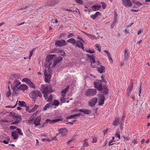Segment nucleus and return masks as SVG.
Instances as JSON below:
<instances>
[{"instance_id": "1", "label": "nucleus", "mask_w": 150, "mask_h": 150, "mask_svg": "<svg viewBox=\"0 0 150 150\" xmlns=\"http://www.w3.org/2000/svg\"><path fill=\"white\" fill-rule=\"evenodd\" d=\"M87 56L91 62V65L93 68L97 67L100 66V63L99 61H96V57L93 54L90 55L89 54H87Z\"/></svg>"}, {"instance_id": "2", "label": "nucleus", "mask_w": 150, "mask_h": 150, "mask_svg": "<svg viewBox=\"0 0 150 150\" xmlns=\"http://www.w3.org/2000/svg\"><path fill=\"white\" fill-rule=\"evenodd\" d=\"M35 116L36 114L35 113L31 116L30 120H29L28 122H29L31 121H33L34 124L35 125V127H36L41 125L40 122L41 121V117L40 116H38L34 119Z\"/></svg>"}, {"instance_id": "3", "label": "nucleus", "mask_w": 150, "mask_h": 150, "mask_svg": "<svg viewBox=\"0 0 150 150\" xmlns=\"http://www.w3.org/2000/svg\"><path fill=\"white\" fill-rule=\"evenodd\" d=\"M41 88L40 90L43 94L44 97L46 98H47L48 92H52L51 90L52 88L50 86H47L45 87V85L43 84L41 86Z\"/></svg>"}, {"instance_id": "4", "label": "nucleus", "mask_w": 150, "mask_h": 150, "mask_svg": "<svg viewBox=\"0 0 150 150\" xmlns=\"http://www.w3.org/2000/svg\"><path fill=\"white\" fill-rule=\"evenodd\" d=\"M44 76L45 77V81L47 83H49L51 76L50 75L51 71L49 69L44 70Z\"/></svg>"}, {"instance_id": "5", "label": "nucleus", "mask_w": 150, "mask_h": 150, "mask_svg": "<svg viewBox=\"0 0 150 150\" xmlns=\"http://www.w3.org/2000/svg\"><path fill=\"white\" fill-rule=\"evenodd\" d=\"M96 90L94 88H90L86 90V95L88 96H93L96 94Z\"/></svg>"}, {"instance_id": "6", "label": "nucleus", "mask_w": 150, "mask_h": 150, "mask_svg": "<svg viewBox=\"0 0 150 150\" xmlns=\"http://www.w3.org/2000/svg\"><path fill=\"white\" fill-rule=\"evenodd\" d=\"M95 88H97L99 91L102 90V82L99 80H97L94 83Z\"/></svg>"}, {"instance_id": "7", "label": "nucleus", "mask_w": 150, "mask_h": 150, "mask_svg": "<svg viewBox=\"0 0 150 150\" xmlns=\"http://www.w3.org/2000/svg\"><path fill=\"white\" fill-rule=\"evenodd\" d=\"M122 4L126 7H130L132 6V4L130 0H122Z\"/></svg>"}, {"instance_id": "8", "label": "nucleus", "mask_w": 150, "mask_h": 150, "mask_svg": "<svg viewBox=\"0 0 150 150\" xmlns=\"http://www.w3.org/2000/svg\"><path fill=\"white\" fill-rule=\"evenodd\" d=\"M55 54H50L47 55L46 58V61L49 63V65L52 64V61L53 58L55 57Z\"/></svg>"}, {"instance_id": "9", "label": "nucleus", "mask_w": 150, "mask_h": 150, "mask_svg": "<svg viewBox=\"0 0 150 150\" xmlns=\"http://www.w3.org/2000/svg\"><path fill=\"white\" fill-rule=\"evenodd\" d=\"M65 42V41L64 40H57L56 41L55 45L56 46H62L65 45L66 44Z\"/></svg>"}, {"instance_id": "10", "label": "nucleus", "mask_w": 150, "mask_h": 150, "mask_svg": "<svg viewBox=\"0 0 150 150\" xmlns=\"http://www.w3.org/2000/svg\"><path fill=\"white\" fill-rule=\"evenodd\" d=\"M97 101V98H94L89 100V105L93 107L95 105Z\"/></svg>"}, {"instance_id": "11", "label": "nucleus", "mask_w": 150, "mask_h": 150, "mask_svg": "<svg viewBox=\"0 0 150 150\" xmlns=\"http://www.w3.org/2000/svg\"><path fill=\"white\" fill-rule=\"evenodd\" d=\"M61 134L62 136H63L66 135V128H62L59 130V132L56 134V136L59 134Z\"/></svg>"}, {"instance_id": "12", "label": "nucleus", "mask_w": 150, "mask_h": 150, "mask_svg": "<svg viewBox=\"0 0 150 150\" xmlns=\"http://www.w3.org/2000/svg\"><path fill=\"white\" fill-rule=\"evenodd\" d=\"M63 58L61 57H58L56 59L54 60V63L52 66L53 67H54L57 64L62 60Z\"/></svg>"}, {"instance_id": "13", "label": "nucleus", "mask_w": 150, "mask_h": 150, "mask_svg": "<svg viewBox=\"0 0 150 150\" xmlns=\"http://www.w3.org/2000/svg\"><path fill=\"white\" fill-rule=\"evenodd\" d=\"M97 71L100 73H102L105 72V67L102 65H100L97 67Z\"/></svg>"}, {"instance_id": "14", "label": "nucleus", "mask_w": 150, "mask_h": 150, "mask_svg": "<svg viewBox=\"0 0 150 150\" xmlns=\"http://www.w3.org/2000/svg\"><path fill=\"white\" fill-rule=\"evenodd\" d=\"M76 46L79 48L82 49L83 50H84V47H83V44L80 41H78L76 42Z\"/></svg>"}, {"instance_id": "15", "label": "nucleus", "mask_w": 150, "mask_h": 150, "mask_svg": "<svg viewBox=\"0 0 150 150\" xmlns=\"http://www.w3.org/2000/svg\"><path fill=\"white\" fill-rule=\"evenodd\" d=\"M57 3L58 2L56 0H49L48 1L47 5L48 6H52Z\"/></svg>"}, {"instance_id": "16", "label": "nucleus", "mask_w": 150, "mask_h": 150, "mask_svg": "<svg viewBox=\"0 0 150 150\" xmlns=\"http://www.w3.org/2000/svg\"><path fill=\"white\" fill-rule=\"evenodd\" d=\"M28 88V87L25 85L24 84L21 85L17 88L18 90H21L23 91H24L25 90H27Z\"/></svg>"}, {"instance_id": "17", "label": "nucleus", "mask_w": 150, "mask_h": 150, "mask_svg": "<svg viewBox=\"0 0 150 150\" xmlns=\"http://www.w3.org/2000/svg\"><path fill=\"white\" fill-rule=\"evenodd\" d=\"M100 100L99 101V105H102L104 104L105 97L103 95H101L100 97Z\"/></svg>"}, {"instance_id": "18", "label": "nucleus", "mask_w": 150, "mask_h": 150, "mask_svg": "<svg viewBox=\"0 0 150 150\" xmlns=\"http://www.w3.org/2000/svg\"><path fill=\"white\" fill-rule=\"evenodd\" d=\"M101 15L100 13L98 11L96 12L94 15H92L90 17L93 19L95 20L98 17L99 15Z\"/></svg>"}, {"instance_id": "19", "label": "nucleus", "mask_w": 150, "mask_h": 150, "mask_svg": "<svg viewBox=\"0 0 150 150\" xmlns=\"http://www.w3.org/2000/svg\"><path fill=\"white\" fill-rule=\"evenodd\" d=\"M101 8V6L100 5H94L91 8L93 11H96L99 10Z\"/></svg>"}, {"instance_id": "20", "label": "nucleus", "mask_w": 150, "mask_h": 150, "mask_svg": "<svg viewBox=\"0 0 150 150\" xmlns=\"http://www.w3.org/2000/svg\"><path fill=\"white\" fill-rule=\"evenodd\" d=\"M29 96L31 98L34 99L37 96L36 91H33L30 92L29 93Z\"/></svg>"}, {"instance_id": "21", "label": "nucleus", "mask_w": 150, "mask_h": 150, "mask_svg": "<svg viewBox=\"0 0 150 150\" xmlns=\"http://www.w3.org/2000/svg\"><path fill=\"white\" fill-rule=\"evenodd\" d=\"M79 111L87 115L89 114L91 112V110L87 109H80Z\"/></svg>"}, {"instance_id": "22", "label": "nucleus", "mask_w": 150, "mask_h": 150, "mask_svg": "<svg viewBox=\"0 0 150 150\" xmlns=\"http://www.w3.org/2000/svg\"><path fill=\"white\" fill-rule=\"evenodd\" d=\"M130 83H131V86H129L127 89V92L128 94L130 93L133 88L132 80H131Z\"/></svg>"}, {"instance_id": "23", "label": "nucleus", "mask_w": 150, "mask_h": 150, "mask_svg": "<svg viewBox=\"0 0 150 150\" xmlns=\"http://www.w3.org/2000/svg\"><path fill=\"white\" fill-rule=\"evenodd\" d=\"M120 119V118L119 117L115 118L112 125L115 126L118 125L119 124Z\"/></svg>"}, {"instance_id": "24", "label": "nucleus", "mask_w": 150, "mask_h": 150, "mask_svg": "<svg viewBox=\"0 0 150 150\" xmlns=\"http://www.w3.org/2000/svg\"><path fill=\"white\" fill-rule=\"evenodd\" d=\"M95 49L98 51L100 52L101 46L100 44L97 43L94 46Z\"/></svg>"}, {"instance_id": "25", "label": "nucleus", "mask_w": 150, "mask_h": 150, "mask_svg": "<svg viewBox=\"0 0 150 150\" xmlns=\"http://www.w3.org/2000/svg\"><path fill=\"white\" fill-rule=\"evenodd\" d=\"M124 59L126 60H127L129 59V53L127 50L125 49V50Z\"/></svg>"}, {"instance_id": "26", "label": "nucleus", "mask_w": 150, "mask_h": 150, "mask_svg": "<svg viewBox=\"0 0 150 150\" xmlns=\"http://www.w3.org/2000/svg\"><path fill=\"white\" fill-rule=\"evenodd\" d=\"M81 114V113H78L71 115L68 117L67 119H71L72 118H76V117L79 116Z\"/></svg>"}, {"instance_id": "27", "label": "nucleus", "mask_w": 150, "mask_h": 150, "mask_svg": "<svg viewBox=\"0 0 150 150\" xmlns=\"http://www.w3.org/2000/svg\"><path fill=\"white\" fill-rule=\"evenodd\" d=\"M18 105L21 107H25L26 106V103L24 101H19L18 103Z\"/></svg>"}, {"instance_id": "28", "label": "nucleus", "mask_w": 150, "mask_h": 150, "mask_svg": "<svg viewBox=\"0 0 150 150\" xmlns=\"http://www.w3.org/2000/svg\"><path fill=\"white\" fill-rule=\"evenodd\" d=\"M11 135L14 139H16L18 138V135L16 133V131L11 132Z\"/></svg>"}, {"instance_id": "29", "label": "nucleus", "mask_w": 150, "mask_h": 150, "mask_svg": "<svg viewBox=\"0 0 150 150\" xmlns=\"http://www.w3.org/2000/svg\"><path fill=\"white\" fill-rule=\"evenodd\" d=\"M52 120H51L50 119H47L46 120V122L42 125V127H44L46 125V124H47V123L48 122H50V124H52Z\"/></svg>"}, {"instance_id": "30", "label": "nucleus", "mask_w": 150, "mask_h": 150, "mask_svg": "<svg viewBox=\"0 0 150 150\" xmlns=\"http://www.w3.org/2000/svg\"><path fill=\"white\" fill-rule=\"evenodd\" d=\"M12 116L16 118H18L21 120V115H18V114L16 113H14L12 115Z\"/></svg>"}, {"instance_id": "31", "label": "nucleus", "mask_w": 150, "mask_h": 150, "mask_svg": "<svg viewBox=\"0 0 150 150\" xmlns=\"http://www.w3.org/2000/svg\"><path fill=\"white\" fill-rule=\"evenodd\" d=\"M14 84L15 85L14 87L15 88H18V86L21 84V83L19 80H18L17 79H16L15 81L14 82Z\"/></svg>"}, {"instance_id": "32", "label": "nucleus", "mask_w": 150, "mask_h": 150, "mask_svg": "<svg viewBox=\"0 0 150 150\" xmlns=\"http://www.w3.org/2000/svg\"><path fill=\"white\" fill-rule=\"evenodd\" d=\"M22 81L23 82H25L26 84L28 85L31 82V81L30 79H29L27 78L23 79Z\"/></svg>"}, {"instance_id": "33", "label": "nucleus", "mask_w": 150, "mask_h": 150, "mask_svg": "<svg viewBox=\"0 0 150 150\" xmlns=\"http://www.w3.org/2000/svg\"><path fill=\"white\" fill-rule=\"evenodd\" d=\"M88 139H85L84 140V143L83 145V146L84 147H87L89 146V144L87 142Z\"/></svg>"}, {"instance_id": "34", "label": "nucleus", "mask_w": 150, "mask_h": 150, "mask_svg": "<svg viewBox=\"0 0 150 150\" xmlns=\"http://www.w3.org/2000/svg\"><path fill=\"white\" fill-rule=\"evenodd\" d=\"M67 42L69 43H71L73 44H74L76 42V40L72 38L69 39L67 40Z\"/></svg>"}, {"instance_id": "35", "label": "nucleus", "mask_w": 150, "mask_h": 150, "mask_svg": "<svg viewBox=\"0 0 150 150\" xmlns=\"http://www.w3.org/2000/svg\"><path fill=\"white\" fill-rule=\"evenodd\" d=\"M38 106L35 105L34 108H33L32 109H31L28 112H33L38 107Z\"/></svg>"}, {"instance_id": "36", "label": "nucleus", "mask_w": 150, "mask_h": 150, "mask_svg": "<svg viewBox=\"0 0 150 150\" xmlns=\"http://www.w3.org/2000/svg\"><path fill=\"white\" fill-rule=\"evenodd\" d=\"M86 52L89 53L90 54H93L95 52V51L94 49H92L91 50L89 49H87L86 50Z\"/></svg>"}, {"instance_id": "37", "label": "nucleus", "mask_w": 150, "mask_h": 150, "mask_svg": "<svg viewBox=\"0 0 150 150\" xmlns=\"http://www.w3.org/2000/svg\"><path fill=\"white\" fill-rule=\"evenodd\" d=\"M125 115H123L122 118L120 119V124L124 125V121L125 118Z\"/></svg>"}, {"instance_id": "38", "label": "nucleus", "mask_w": 150, "mask_h": 150, "mask_svg": "<svg viewBox=\"0 0 150 150\" xmlns=\"http://www.w3.org/2000/svg\"><path fill=\"white\" fill-rule=\"evenodd\" d=\"M59 103L58 100H54V102L52 104V105L57 106L59 105Z\"/></svg>"}, {"instance_id": "39", "label": "nucleus", "mask_w": 150, "mask_h": 150, "mask_svg": "<svg viewBox=\"0 0 150 150\" xmlns=\"http://www.w3.org/2000/svg\"><path fill=\"white\" fill-rule=\"evenodd\" d=\"M37 94V96H38L40 98H41L42 97V95L41 92L39 90H36Z\"/></svg>"}, {"instance_id": "40", "label": "nucleus", "mask_w": 150, "mask_h": 150, "mask_svg": "<svg viewBox=\"0 0 150 150\" xmlns=\"http://www.w3.org/2000/svg\"><path fill=\"white\" fill-rule=\"evenodd\" d=\"M133 3H134L135 4L139 6H141L142 4L140 1H133Z\"/></svg>"}, {"instance_id": "41", "label": "nucleus", "mask_w": 150, "mask_h": 150, "mask_svg": "<svg viewBox=\"0 0 150 150\" xmlns=\"http://www.w3.org/2000/svg\"><path fill=\"white\" fill-rule=\"evenodd\" d=\"M31 88H33L34 89L35 88V86L34 85V84L31 82L28 85Z\"/></svg>"}, {"instance_id": "42", "label": "nucleus", "mask_w": 150, "mask_h": 150, "mask_svg": "<svg viewBox=\"0 0 150 150\" xmlns=\"http://www.w3.org/2000/svg\"><path fill=\"white\" fill-rule=\"evenodd\" d=\"M16 130L17 131V132L18 133V134H19L20 135H21V136H23V134L22 132L21 129H20L19 128H17Z\"/></svg>"}, {"instance_id": "43", "label": "nucleus", "mask_w": 150, "mask_h": 150, "mask_svg": "<svg viewBox=\"0 0 150 150\" xmlns=\"http://www.w3.org/2000/svg\"><path fill=\"white\" fill-rule=\"evenodd\" d=\"M16 88H15V87H12V88L13 91L14 93L15 94H17L18 93V88L16 89Z\"/></svg>"}, {"instance_id": "44", "label": "nucleus", "mask_w": 150, "mask_h": 150, "mask_svg": "<svg viewBox=\"0 0 150 150\" xmlns=\"http://www.w3.org/2000/svg\"><path fill=\"white\" fill-rule=\"evenodd\" d=\"M61 97H64L65 96V94H66V88H64L61 91Z\"/></svg>"}, {"instance_id": "45", "label": "nucleus", "mask_w": 150, "mask_h": 150, "mask_svg": "<svg viewBox=\"0 0 150 150\" xmlns=\"http://www.w3.org/2000/svg\"><path fill=\"white\" fill-rule=\"evenodd\" d=\"M21 120H16V121H15L14 122H12L11 123V125H15V124H16L18 123L19 122H20V121Z\"/></svg>"}, {"instance_id": "46", "label": "nucleus", "mask_w": 150, "mask_h": 150, "mask_svg": "<svg viewBox=\"0 0 150 150\" xmlns=\"http://www.w3.org/2000/svg\"><path fill=\"white\" fill-rule=\"evenodd\" d=\"M60 120H62L60 119H57L52 120V124L57 122Z\"/></svg>"}, {"instance_id": "47", "label": "nucleus", "mask_w": 150, "mask_h": 150, "mask_svg": "<svg viewBox=\"0 0 150 150\" xmlns=\"http://www.w3.org/2000/svg\"><path fill=\"white\" fill-rule=\"evenodd\" d=\"M88 37L90 39H93L94 38H95V39H97V38L96 37L94 36L93 35H91L90 34L89 35Z\"/></svg>"}, {"instance_id": "48", "label": "nucleus", "mask_w": 150, "mask_h": 150, "mask_svg": "<svg viewBox=\"0 0 150 150\" xmlns=\"http://www.w3.org/2000/svg\"><path fill=\"white\" fill-rule=\"evenodd\" d=\"M52 100V96L51 95L49 98H48L47 100V101H51Z\"/></svg>"}, {"instance_id": "49", "label": "nucleus", "mask_w": 150, "mask_h": 150, "mask_svg": "<svg viewBox=\"0 0 150 150\" xmlns=\"http://www.w3.org/2000/svg\"><path fill=\"white\" fill-rule=\"evenodd\" d=\"M101 3L102 4V7L103 9H105L106 7V5L104 2H102Z\"/></svg>"}, {"instance_id": "50", "label": "nucleus", "mask_w": 150, "mask_h": 150, "mask_svg": "<svg viewBox=\"0 0 150 150\" xmlns=\"http://www.w3.org/2000/svg\"><path fill=\"white\" fill-rule=\"evenodd\" d=\"M1 121L3 122H6V123H9L10 122V121L8 120H4V119H1L0 121Z\"/></svg>"}, {"instance_id": "51", "label": "nucleus", "mask_w": 150, "mask_h": 150, "mask_svg": "<svg viewBox=\"0 0 150 150\" xmlns=\"http://www.w3.org/2000/svg\"><path fill=\"white\" fill-rule=\"evenodd\" d=\"M60 101L62 103H64L65 102V98L64 97H61L60 99Z\"/></svg>"}, {"instance_id": "52", "label": "nucleus", "mask_w": 150, "mask_h": 150, "mask_svg": "<svg viewBox=\"0 0 150 150\" xmlns=\"http://www.w3.org/2000/svg\"><path fill=\"white\" fill-rule=\"evenodd\" d=\"M76 2L81 4H82L83 2L82 0H75Z\"/></svg>"}, {"instance_id": "53", "label": "nucleus", "mask_w": 150, "mask_h": 150, "mask_svg": "<svg viewBox=\"0 0 150 150\" xmlns=\"http://www.w3.org/2000/svg\"><path fill=\"white\" fill-rule=\"evenodd\" d=\"M92 142L95 143L97 142L96 138L95 137H93L92 138Z\"/></svg>"}, {"instance_id": "54", "label": "nucleus", "mask_w": 150, "mask_h": 150, "mask_svg": "<svg viewBox=\"0 0 150 150\" xmlns=\"http://www.w3.org/2000/svg\"><path fill=\"white\" fill-rule=\"evenodd\" d=\"M143 30H144L143 28H142V29H140V30H139L138 32V33H137L138 35L139 34H140V33H143Z\"/></svg>"}, {"instance_id": "55", "label": "nucleus", "mask_w": 150, "mask_h": 150, "mask_svg": "<svg viewBox=\"0 0 150 150\" xmlns=\"http://www.w3.org/2000/svg\"><path fill=\"white\" fill-rule=\"evenodd\" d=\"M107 56L108 57L109 59V60H111L112 62V59L111 58V55H110V54L109 53H108V54H107Z\"/></svg>"}, {"instance_id": "56", "label": "nucleus", "mask_w": 150, "mask_h": 150, "mask_svg": "<svg viewBox=\"0 0 150 150\" xmlns=\"http://www.w3.org/2000/svg\"><path fill=\"white\" fill-rule=\"evenodd\" d=\"M28 6H25L23 7L22 8H20V9H18L17 10V11H19V10H21L25 9L26 8H28Z\"/></svg>"}, {"instance_id": "57", "label": "nucleus", "mask_w": 150, "mask_h": 150, "mask_svg": "<svg viewBox=\"0 0 150 150\" xmlns=\"http://www.w3.org/2000/svg\"><path fill=\"white\" fill-rule=\"evenodd\" d=\"M52 104L51 103H47L45 105L46 106L47 108H49L50 107H51Z\"/></svg>"}, {"instance_id": "58", "label": "nucleus", "mask_w": 150, "mask_h": 150, "mask_svg": "<svg viewBox=\"0 0 150 150\" xmlns=\"http://www.w3.org/2000/svg\"><path fill=\"white\" fill-rule=\"evenodd\" d=\"M113 142V141L112 140H111L109 143H108V145L109 146H110V145H112L113 144V143H112Z\"/></svg>"}, {"instance_id": "59", "label": "nucleus", "mask_w": 150, "mask_h": 150, "mask_svg": "<svg viewBox=\"0 0 150 150\" xmlns=\"http://www.w3.org/2000/svg\"><path fill=\"white\" fill-rule=\"evenodd\" d=\"M17 127L15 126H11L10 127V128L11 129H15Z\"/></svg>"}, {"instance_id": "60", "label": "nucleus", "mask_w": 150, "mask_h": 150, "mask_svg": "<svg viewBox=\"0 0 150 150\" xmlns=\"http://www.w3.org/2000/svg\"><path fill=\"white\" fill-rule=\"evenodd\" d=\"M52 21L54 23H58V20L57 19H53L52 20Z\"/></svg>"}, {"instance_id": "61", "label": "nucleus", "mask_w": 150, "mask_h": 150, "mask_svg": "<svg viewBox=\"0 0 150 150\" xmlns=\"http://www.w3.org/2000/svg\"><path fill=\"white\" fill-rule=\"evenodd\" d=\"M76 120H74L72 121V122H68L67 123H66V124H70L71 125H72L73 124V122H76Z\"/></svg>"}, {"instance_id": "62", "label": "nucleus", "mask_w": 150, "mask_h": 150, "mask_svg": "<svg viewBox=\"0 0 150 150\" xmlns=\"http://www.w3.org/2000/svg\"><path fill=\"white\" fill-rule=\"evenodd\" d=\"M34 50V49L33 50H32V51H31L30 52V55L29 56V59H30L31 57L33 55V52Z\"/></svg>"}, {"instance_id": "63", "label": "nucleus", "mask_w": 150, "mask_h": 150, "mask_svg": "<svg viewBox=\"0 0 150 150\" xmlns=\"http://www.w3.org/2000/svg\"><path fill=\"white\" fill-rule=\"evenodd\" d=\"M108 131V129H105L103 131V132L104 135L105 134L107 133V132Z\"/></svg>"}, {"instance_id": "64", "label": "nucleus", "mask_w": 150, "mask_h": 150, "mask_svg": "<svg viewBox=\"0 0 150 150\" xmlns=\"http://www.w3.org/2000/svg\"><path fill=\"white\" fill-rule=\"evenodd\" d=\"M72 140L69 141L67 143V145H69L70 144H71Z\"/></svg>"}]
</instances>
